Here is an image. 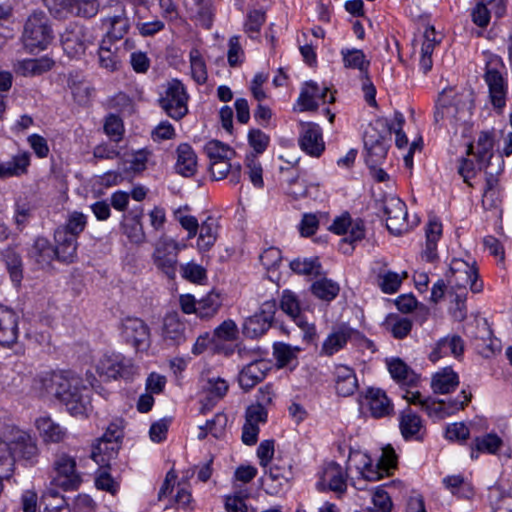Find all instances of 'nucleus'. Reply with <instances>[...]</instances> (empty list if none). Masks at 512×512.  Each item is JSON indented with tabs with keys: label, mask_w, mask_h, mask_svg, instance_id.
Returning <instances> with one entry per match:
<instances>
[{
	"label": "nucleus",
	"mask_w": 512,
	"mask_h": 512,
	"mask_svg": "<svg viewBox=\"0 0 512 512\" xmlns=\"http://www.w3.org/2000/svg\"><path fill=\"white\" fill-rule=\"evenodd\" d=\"M503 67L499 56L491 55L486 63L484 80L488 86L489 97L495 108L501 109L506 104L507 83L499 71Z\"/></svg>",
	"instance_id": "obj_8"
},
{
	"label": "nucleus",
	"mask_w": 512,
	"mask_h": 512,
	"mask_svg": "<svg viewBox=\"0 0 512 512\" xmlns=\"http://www.w3.org/2000/svg\"><path fill=\"white\" fill-rule=\"evenodd\" d=\"M120 449L117 442L99 438L97 443L93 445L91 458L101 467L108 466L110 461L114 459Z\"/></svg>",
	"instance_id": "obj_35"
},
{
	"label": "nucleus",
	"mask_w": 512,
	"mask_h": 512,
	"mask_svg": "<svg viewBox=\"0 0 512 512\" xmlns=\"http://www.w3.org/2000/svg\"><path fill=\"white\" fill-rule=\"evenodd\" d=\"M92 41L93 36L88 29L76 26L64 36L63 47L69 55L78 56L85 52L87 45Z\"/></svg>",
	"instance_id": "obj_23"
},
{
	"label": "nucleus",
	"mask_w": 512,
	"mask_h": 512,
	"mask_svg": "<svg viewBox=\"0 0 512 512\" xmlns=\"http://www.w3.org/2000/svg\"><path fill=\"white\" fill-rule=\"evenodd\" d=\"M374 512H390L392 501L389 494L381 487H377L372 493Z\"/></svg>",
	"instance_id": "obj_63"
},
{
	"label": "nucleus",
	"mask_w": 512,
	"mask_h": 512,
	"mask_svg": "<svg viewBox=\"0 0 512 512\" xmlns=\"http://www.w3.org/2000/svg\"><path fill=\"white\" fill-rule=\"evenodd\" d=\"M276 312L275 301H265L254 315L245 319L243 334L249 338H258L271 327Z\"/></svg>",
	"instance_id": "obj_13"
},
{
	"label": "nucleus",
	"mask_w": 512,
	"mask_h": 512,
	"mask_svg": "<svg viewBox=\"0 0 512 512\" xmlns=\"http://www.w3.org/2000/svg\"><path fill=\"white\" fill-rule=\"evenodd\" d=\"M11 280L19 284L23 278V265L20 254L14 248L8 247L2 253Z\"/></svg>",
	"instance_id": "obj_44"
},
{
	"label": "nucleus",
	"mask_w": 512,
	"mask_h": 512,
	"mask_svg": "<svg viewBox=\"0 0 512 512\" xmlns=\"http://www.w3.org/2000/svg\"><path fill=\"white\" fill-rule=\"evenodd\" d=\"M18 338V317L16 313L0 305V345L11 346Z\"/></svg>",
	"instance_id": "obj_22"
},
{
	"label": "nucleus",
	"mask_w": 512,
	"mask_h": 512,
	"mask_svg": "<svg viewBox=\"0 0 512 512\" xmlns=\"http://www.w3.org/2000/svg\"><path fill=\"white\" fill-rule=\"evenodd\" d=\"M472 393L463 389L460 394L454 398L449 400H444V405L446 407V414L449 416L454 415L458 411L464 409V407L471 401Z\"/></svg>",
	"instance_id": "obj_61"
},
{
	"label": "nucleus",
	"mask_w": 512,
	"mask_h": 512,
	"mask_svg": "<svg viewBox=\"0 0 512 512\" xmlns=\"http://www.w3.org/2000/svg\"><path fill=\"white\" fill-rule=\"evenodd\" d=\"M347 478V470L340 464L331 461L323 466L317 487L319 490L328 489L342 494L347 489Z\"/></svg>",
	"instance_id": "obj_15"
},
{
	"label": "nucleus",
	"mask_w": 512,
	"mask_h": 512,
	"mask_svg": "<svg viewBox=\"0 0 512 512\" xmlns=\"http://www.w3.org/2000/svg\"><path fill=\"white\" fill-rule=\"evenodd\" d=\"M71 6L77 16L84 18H92L99 11L98 0H72Z\"/></svg>",
	"instance_id": "obj_57"
},
{
	"label": "nucleus",
	"mask_w": 512,
	"mask_h": 512,
	"mask_svg": "<svg viewBox=\"0 0 512 512\" xmlns=\"http://www.w3.org/2000/svg\"><path fill=\"white\" fill-rule=\"evenodd\" d=\"M385 326L394 338L403 339L410 333L412 329V321L407 317L390 315L385 321Z\"/></svg>",
	"instance_id": "obj_46"
},
{
	"label": "nucleus",
	"mask_w": 512,
	"mask_h": 512,
	"mask_svg": "<svg viewBox=\"0 0 512 512\" xmlns=\"http://www.w3.org/2000/svg\"><path fill=\"white\" fill-rule=\"evenodd\" d=\"M365 236L364 224L362 221H356L354 223L351 222V225L348 229V235L341 240L340 249L343 253H349V249L345 246L347 244H353L357 241H360Z\"/></svg>",
	"instance_id": "obj_58"
},
{
	"label": "nucleus",
	"mask_w": 512,
	"mask_h": 512,
	"mask_svg": "<svg viewBox=\"0 0 512 512\" xmlns=\"http://www.w3.org/2000/svg\"><path fill=\"white\" fill-rule=\"evenodd\" d=\"M423 411L433 420H441L449 417V415L446 414L444 400H435L430 397L426 398V401L423 403Z\"/></svg>",
	"instance_id": "obj_60"
},
{
	"label": "nucleus",
	"mask_w": 512,
	"mask_h": 512,
	"mask_svg": "<svg viewBox=\"0 0 512 512\" xmlns=\"http://www.w3.org/2000/svg\"><path fill=\"white\" fill-rule=\"evenodd\" d=\"M97 372L108 379H129L137 373V367L121 354L104 355L97 364Z\"/></svg>",
	"instance_id": "obj_11"
},
{
	"label": "nucleus",
	"mask_w": 512,
	"mask_h": 512,
	"mask_svg": "<svg viewBox=\"0 0 512 512\" xmlns=\"http://www.w3.org/2000/svg\"><path fill=\"white\" fill-rule=\"evenodd\" d=\"M68 384L64 379V371H49L39 374L33 382V388L40 396H54L57 398L58 389Z\"/></svg>",
	"instance_id": "obj_19"
},
{
	"label": "nucleus",
	"mask_w": 512,
	"mask_h": 512,
	"mask_svg": "<svg viewBox=\"0 0 512 512\" xmlns=\"http://www.w3.org/2000/svg\"><path fill=\"white\" fill-rule=\"evenodd\" d=\"M176 171L185 176L190 177L196 172L197 157L192 147L186 143L180 144L177 148Z\"/></svg>",
	"instance_id": "obj_36"
},
{
	"label": "nucleus",
	"mask_w": 512,
	"mask_h": 512,
	"mask_svg": "<svg viewBox=\"0 0 512 512\" xmlns=\"http://www.w3.org/2000/svg\"><path fill=\"white\" fill-rule=\"evenodd\" d=\"M199 237L197 247L200 252H206L215 244L218 237L217 221L208 217L201 225H199Z\"/></svg>",
	"instance_id": "obj_40"
},
{
	"label": "nucleus",
	"mask_w": 512,
	"mask_h": 512,
	"mask_svg": "<svg viewBox=\"0 0 512 512\" xmlns=\"http://www.w3.org/2000/svg\"><path fill=\"white\" fill-rule=\"evenodd\" d=\"M223 299L215 290L200 298L197 302V316L200 319L208 320L213 318L222 306Z\"/></svg>",
	"instance_id": "obj_39"
},
{
	"label": "nucleus",
	"mask_w": 512,
	"mask_h": 512,
	"mask_svg": "<svg viewBox=\"0 0 512 512\" xmlns=\"http://www.w3.org/2000/svg\"><path fill=\"white\" fill-rule=\"evenodd\" d=\"M341 55L346 68L357 69L361 72L362 76L368 74L370 61L366 59L362 50L343 49Z\"/></svg>",
	"instance_id": "obj_43"
},
{
	"label": "nucleus",
	"mask_w": 512,
	"mask_h": 512,
	"mask_svg": "<svg viewBox=\"0 0 512 512\" xmlns=\"http://www.w3.org/2000/svg\"><path fill=\"white\" fill-rule=\"evenodd\" d=\"M464 351V342L458 335L447 336L439 340L437 348L431 353L430 359L435 361L442 356L452 355L459 357Z\"/></svg>",
	"instance_id": "obj_38"
},
{
	"label": "nucleus",
	"mask_w": 512,
	"mask_h": 512,
	"mask_svg": "<svg viewBox=\"0 0 512 512\" xmlns=\"http://www.w3.org/2000/svg\"><path fill=\"white\" fill-rule=\"evenodd\" d=\"M186 324L177 313H169L164 317L162 337L173 345H179L185 341Z\"/></svg>",
	"instance_id": "obj_26"
},
{
	"label": "nucleus",
	"mask_w": 512,
	"mask_h": 512,
	"mask_svg": "<svg viewBox=\"0 0 512 512\" xmlns=\"http://www.w3.org/2000/svg\"><path fill=\"white\" fill-rule=\"evenodd\" d=\"M493 147L494 139L492 134L487 131H482L476 141V151L474 152L473 144H469L467 146V155L475 154L478 166L482 169V167L490 165V163H495V158L498 155H494Z\"/></svg>",
	"instance_id": "obj_21"
},
{
	"label": "nucleus",
	"mask_w": 512,
	"mask_h": 512,
	"mask_svg": "<svg viewBox=\"0 0 512 512\" xmlns=\"http://www.w3.org/2000/svg\"><path fill=\"white\" fill-rule=\"evenodd\" d=\"M270 138L260 129H251L248 133L249 145L256 154H262L268 147Z\"/></svg>",
	"instance_id": "obj_64"
},
{
	"label": "nucleus",
	"mask_w": 512,
	"mask_h": 512,
	"mask_svg": "<svg viewBox=\"0 0 512 512\" xmlns=\"http://www.w3.org/2000/svg\"><path fill=\"white\" fill-rule=\"evenodd\" d=\"M327 87H320L316 82H306L302 87L297 103L301 111H314L319 103H333L335 97L332 93L328 95Z\"/></svg>",
	"instance_id": "obj_16"
},
{
	"label": "nucleus",
	"mask_w": 512,
	"mask_h": 512,
	"mask_svg": "<svg viewBox=\"0 0 512 512\" xmlns=\"http://www.w3.org/2000/svg\"><path fill=\"white\" fill-rule=\"evenodd\" d=\"M265 22V14L260 10L251 11L245 23V32L250 38H254L259 33L262 25Z\"/></svg>",
	"instance_id": "obj_62"
},
{
	"label": "nucleus",
	"mask_w": 512,
	"mask_h": 512,
	"mask_svg": "<svg viewBox=\"0 0 512 512\" xmlns=\"http://www.w3.org/2000/svg\"><path fill=\"white\" fill-rule=\"evenodd\" d=\"M180 273L184 279L193 283H201L206 278V270L194 262L181 265Z\"/></svg>",
	"instance_id": "obj_59"
},
{
	"label": "nucleus",
	"mask_w": 512,
	"mask_h": 512,
	"mask_svg": "<svg viewBox=\"0 0 512 512\" xmlns=\"http://www.w3.org/2000/svg\"><path fill=\"white\" fill-rule=\"evenodd\" d=\"M335 389L338 395L347 397L357 390L358 381L352 368L345 365L335 367Z\"/></svg>",
	"instance_id": "obj_28"
},
{
	"label": "nucleus",
	"mask_w": 512,
	"mask_h": 512,
	"mask_svg": "<svg viewBox=\"0 0 512 512\" xmlns=\"http://www.w3.org/2000/svg\"><path fill=\"white\" fill-rule=\"evenodd\" d=\"M189 95L181 81L172 79L163 86L159 105L172 119L180 120L188 113Z\"/></svg>",
	"instance_id": "obj_5"
},
{
	"label": "nucleus",
	"mask_w": 512,
	"mask_h": 512,
	"mask_svg": "<svg viewBox=\"0 0 512 512\" xmlns=\"http://www.w3.org/2000/svg\"><path fill=\"white\" fill-rule=\"evenodd\" d=\"M478 277L475 261L469 263L459 258L451 261L447 281L452 289L466 290L469 287L473 293H479L483 289V283L478 281Z\"/></svg>",
	"instance_id": "obj_6"
},
{
	"label": "nucleus",
	"mask_w": 512,
	"mask_h": 512,
	"mask_svg": "<svg viewBox=\"0 0 512 512\" xmlns=\"http://www.w3.org/2000/svg\"><path fill=\"white\" fill-rule=\"evenodd\" d=\"M474 106L473 92L470 89H463L455 93L452 89H445L441 92L434 113L436 123L455 131L457 127L465 123L472 114Z\"/></svg>",
	"instance_id": "obj_2"
},
{
	"label": "nucleus",
	"mask_w": 512,
	"mask_h": 512,
	"mask_svg": "<svg viewBox=\"0 0 512 512\" xmlns=\"http://www.w3.org/2000/svg\"><path fill=\"white\" fill-rule=\"evenodd\" d=\"M459 385V377L450 367H445L435 373L431 380V388L436 394H447Z\"/></svg>",
	"instance_id": "obj_31"
},
{
	"label": "nucleus",
	"mask_w": 512,
	"mask_h": 512,
	"mask_svg": "<svg viewBox=\"0 0 512 512\" xmlns=\"http://www.w3.org/2000/svg\"><path fill=\"white\" fill-rule=\"evenodd\" d=\"M382 209L386 217V227L392 234L399 235L407 230V207L400 198L396 196L386 197Z\"/></svg>",
	"instance_id": "obj_14"
},
{
	"label": "nucleus",
	"mask_w": 512,
	"mask_h": 512,
	"mask_svg": "<svg viewBox=\"0 0 512 512\" xmlns=\"http://www.w3.org/2000/svg\"><path fill=\"white\" fill-rule=\"evenodd\" d=\"M194 5V17L201 26L209 29L212 26L214 17V6L212 0H192Z\"/></svg>",
	"instance_id": "obj_49"
},
{
	"label": "nucleus",
	"mask_w": 512,
	"mask_h": 512,
	"mask_svg": "<svg viewBox=\"0 0 512 512\" xmlns=\"http://www.w3.org/2000/svg\"><path fill=\"white\" fill-rule=\"evenodd\" d=\"M493 512H512V496L503 494L498 488L490 489Z\"/></svg>",
	"instance_id": "obj_54"
},
{
	"label": "nucleus",
	"mask_w": 512,
	"mask_h": 512,
	"mask_svg": "<svg viewBox=\"0 0 512 512\" xmlns=\"http://www.w3.org/2000/svg\"><path fill=\"white\" fill-rule=\"evenodd\" d=\"M64 379L68 385L58 389L56 399L64 404L72 415L84 414L89 404L88 388L78 375L70 371H64Z\"/></svg>",
	"instance_id": "obj_4"
},
{
	"label": "nucleus",
	"mask_w": 512,
	"mask_h": 512,
	"mask_svg": "<svg viewBox=\"0 0 512 512\" xmlns=\"http://www.w3.org/2000/svg\"><path fill=\"white\" fill-rule=\"evenodd\" d=\"M299 145L308 155L319 157L325 149L320 126L312 122L301 123Z\"/></svg>",
	"instance_id": "obj_17"
},
{
	"label": "nucleus",
	"mask_w": 512,
	"mask_h": 512,
	"mask_svg": "<svg viewBox=\"0 0 512 512\" xmlns=\"http://www.w3.org/2000/svg\"><path fill=\"white\" fill-rule=\"evenodd\" d=\"M365 397L370 413L374 418L386 417L392 413L393 405L383 390L369 388Z\"/></svg>",
	"instance_id": "obj_27"
},
{
	"label": "nucleus",
	"mask_w": 512,
	"mask_h": 512,
	"mask_svg": "<svg viewBox=\"0 0 512 512\" xmlns=\"http://www.w3.org/2000/svg\"><path fill=\"white\" fill-rule=\"evenodd\" d=\"M55 258L63 263H73L77 259V238L66 234L64 231L55 230L54 232Z\"/></svg>",
	"instance_id": "obj_20"
},
{
	"label": "nucleus",
	"mask_w": 512,
	"mask_h": 512,
	"mask_svg": "<svg viewBox=\"0 0 512 512\" xmlns=\"http://www.w3.org/2000/svg\"><path fill=\"white\" fill-rule=\"evenodd\" d=\"M30 165V154L20 152L14 155L11 160L0 162V178L18 177L27 172Z\"/></svg>",
	"instance_id": "obj_32"
},
{
	"label": "nucleus",
	"mask_w": 512,
	"mask_h": 512,
	"mask_svg": "<svg viewBox=\"0 0 512 512\" xmlns=\"http://www.w3.org/2000/svg\"><path fill=\"white\" fill-rule=\"evenodd\" d=\"M504 161L502 155H498L495 158V163H490L482 167L485 170L486 185L483 194V201H490L491 205L495 203L499 196V181L498 175L503 171Z\"/></svg>",
	"instance_id": "obj_24"
},
{
	"label": "nucleus",
	"mask_w": 512,
	"mask_h": 512,
	"mask_svg": "<svg viewBox=\"0 0 512 512\" xmlns=\"http://www.w3.org/2000/svg\"><path fill=\"white\" fill-rule=\"evenodd\" d=\"M205 152L210 161L219 159H229L233 151L229 146L223 144L218 140H211L205 145Z\"/></svg>",
	"instance_id": "obj_55"
},
{
	"label": "nucleus",
	"mask_w": 512,
	"mask_h": 512,
	"mask_svg": "<svg viewBox=\"0 0 512 512\" xmlns=\"http://www.w3.org/2000/svg\"><path fill=\"white\" fill-rule=\"evenodd\" d=\"M254 352L246 348H238V356L241 359H250V362L245 365L238 375V382L240 387L249 391L260 383L270 370V364L264 359H257L253 357Z\"/></svg>",
	"instance_id": "obj_10"
},
{
	"label": "nucleus",
	"mask_w": 512,
	"mask_h": 512,
	"mask_svg": "<svg viewBox=\"0 0 512 512\" xmlns=\"http://www.w3.org/2000/svg\"><path fill=\"white\" fill-rule=\"evenodd\" d=\"M340 287L333 280L322 278L311 285L312 294L323 300L332 301L339 293Z\"/></svg>",
	"instance_id": "obj_45"
},
{
	"label": "nucleus",
	"mask_w": 512,
	"mask_h": 512,
	"mask_svg": "<svg viewBox=\"0 0 512 512\" xmlns=\"http://www.w3.org/2000/svg\"><path fill=\"white\" fill-rule=\"evenodd\" d=\"M423 43L421 46L420 66L426 73L432 68V53L441 38L437 37V33L433 26H426L423 33Z\"/></svg>",
	"instance_id": "obj_37"
},
{
	"label": "nucleus",
	"mask_w": 512,
	"mask_h": 512,
	"mask_svg": "<svg viewBox=\"0 0 512 512\" xmlns=\"http://www.w3.org/2000/svg\"><path fill=\"white\" fill-rule=\"evenodd\" d=\"M280 308L285 314L291 317L299 327L303 329L306 337L312 338L315 335L314 325H310L307 321L303 320L301 315L300 302L294 292L290 290H284L282 292Z\"/></svg>",
	"instance_id": "obj_18"
},
{
	"label": "nucleus",
	"mask_w": 512,
	"mask_h": 512,
	"mask_svg": "<svg viewBox=\"0 0 512 512\" xmlns=\"http://www.w3.org/2000/svg\"><path fill=\"white\" fill-rule=\"evenodd\" d=\"M29 257L41 266L48 265L55 258L54 248L48 239L38 237L29 250Z\"/></svg>",
	"instance_id": "obj_41"
},
{
	"label": "nucleus",
	"mask_w": 512,
	"mask_h": 512,
	"mask_svg": "<svg viewBox=\"0 0 512 512\" xmlns=\"http://www.w3.org/2000/svg\"><path fill=\"white\" fill-rule=\"evenodd\" d=\"M37 439L27 431L12 428L0 438V473L12 476L16 461L35 465L39 457Z\"/></svg>",
	"instance_id": "obj_1"
},
{
	"label": "nucleus",
	"mask_w": 512,
	"mask_h": 512,
	"mask_svg": "<svg viewBox=\"0 0 512 512\" xmlns=\"http://www.w3.org/2000/svg\"><path fill=\"white\" fill-rule=\"evenodd\" d=\"M399 427L402 436L406 439H422L424 429L421 418L411 409L403 411L399 419Z\"/></svg>",
	"instance_id": "obj_30"
},
{
	"label": "nucleus",
	"mask_w": 512,
	"mask_h": 512,
	"mask_svg": "<svg viewBox=\"0 0 512 512\" xmlns=\"http://www.w3.org/2000/svg\"><path fill=\"white\" fill-rule=\"evenodd\" d=\"M442 482L452 494L458 497L470 498L473 495L471 486L465 482L461 475L447 476Z\"/></svg>",
	"instance_id": "obj_50"
},
{
	"label": "nucleus",
	"mask_w": 512,
	"mask_h": 512,
	"mask_svg": "<svg viewBox=\"0 0 512 512\" xmlns=\"http://www.w3.org/2000/svg\"><path fill=\"white\" fill-rule=\"evenodd\" d=\"M290 478L291 470L289 468L277 465L270 466L268 472H266V481L271 482V484L267 483V492L277 494L289 482Z\"/></svg>",
	"instance_id": "obj_42"
},
{
	"label": "nucleus",
	"mask_w": 512,
	"mask_h": 512,
	"mask_svg": "<svg viewBox=\"0 0 512 512\" xmlns=\"http://www.w3.org/2000/svg\"><path fill=\"white\" fill-rule=\"evenodd\" d=\"M21 40L30 53L47 49L53 40V30L45 12L34 11L28 16Z\"/></svg>",
	"instance_id": "obj_3"
},
{
	"label": "nucleus",
	"mask_w": 512,
	"mask_h": 512,
	"mask_svg": "<svg viewBox=\"0 0 512 512\" xmlns=\"http://www.w3.org/2000/svg\"><path fill=\"white\" fill-rule=\"evenodd\" d=\"M408 276L407 272L398 274L393 271H384L378 274V283L381 290L386 294H393L398 291L402 281Z\"/></svg>",
	"instance_id": "obj_48"
},
{
	"label": "nucleus",
	"mask_w": 512,
	"mask_h": 512,
	"mask_svg": "<svg viewBox=\"0 0 512 512\" xmlns=\"http://www.w3.org/2000/svg\"><path fill=\"white\" fill-rule=\"evenodd\" d=\"M87 226V216L82 212L73 211L68 214L64 225L59 226L57 230L64 231L66 234L78 238Z\"/></svg>",
	"instance_id": "obj_47"
},
{
	"label": "nucleus",
	"mask_w": 512,
	"mask_h": 512,
	"mask_svg": "<svg viewBox=\"0 0 512 512\" xmlns=\"http://www.w3.org/2000/svg\"><path fill=\"white\" fill-rule=\"evenodd\" d=\"M185 248V244H180L170 238L160 239L152 254V260L156 268L162 272L168 279H174L178 268V253Z\"/></svg>",
	"instance_id": "obj_7"
},
{
	"label": "nucleus",
	"mask_w": 512,
	"mask_h": 512,
	"mask_svg": "<svg viewBox=\"0 0 512 512\" xmlns=\"http://www.w3.org/2000/svg\"><path fill=\"white\" fill-rule=\"evenodd\" d=\"M102 23L107 27L108 36L114 39L123 38L129 29V20L123 6H119L117 13L103 18Z\"/></svg>",
	"instance_id": "obj_33"
},
{
	"label": "nucleus",
	"mask_w": 512,
	"mask_h": 512,
	"mask_svg": "<svg viewBox=\"0 0 512 512\" xmlns=\"http://www.w3.org/2000/svg\"><path fill=\"white\" fill-rule=\"evenodd\" d=\"M353 330L349 327H340L332 331L322 344L321 354L332 356L341 350L350 339Z\"/></svg>",
	"instance_id": "obj_34"
},
{
	"label": "nucleus",
	"mask_w": 512,
	"mask_h": 512,
	"mask_svg": "<svg viewBox=\"0 0 512 512\" xmlns=\"http://www.w3.org/2000/svg\"><path fill=\"white\" fill-rule=\"evenodd\" d=\"M35 426L45 443H59L67 436L66 429L48 415L37 418Z\"/></svg>",
	"instance_id": "obj_25"
},
{
	"label": "nucleus",
	"mask_w": 512,
	"mask_h": 512,
	"mask_svg": "<svg viewBox=\"0 0 512 512\" xmlns=\"http://www.w3.org/2000/svg\"><path fill=\"white\" fill-rule=\"evenodd\" d=\"M119 331L122 340L137 351H146L150 347V328L141 318L132 316L123 318Z\"/></svg>",
	"instance_id": "obj_9"
},
{
	"label": "nucleus",
	"mask_w": 512,
	"mask_h": 512,
	"mask_svg": "<svg viewBox=\"0 0 512 512\" xmlns=\"http://www.w3.org/2000/svg\"><path fill=\"white\" fill-rule=\"evenodd\" d=\"M502 445V439L493 433H489L475 439V448L477 452L495 454Z\"/></svg>",
	"instance_id": "obj_53"
},
{
	"label": "nucleus",
	"mask_w": 512,
	"mask_h": 512,
	"mask_svg": "<svg viewBox=\"0 0 512 512\" xmlns=\"http://www.w3.org/2000/svg\"><path fill=\"white\" fill-rule=\"evenodd\" d=\"M238 327L235 321L227 319L214 330V336L221 341H234L238 337Z\"/></svg>",
	"instance_id": "obj_56"
},
{
	"label": "nucleus",
	"mask_w": 512,
	"mask_h": 512,
	"mask_svg": "<svg viewBox=\"0 0 512 512\" xmlns=\"http://www.w3.org/2000/svg\"><path fill=\"white\" fill-rule=\"evenodd\" d=\"M54 60L43 56L34 59H24L15 65L16 72L24 77L40 76L50 71L54 66Z\"/></svg>",
	"instance_id": "obj_29"
},
{
	"label": "nucleus",
	"mask_w": 512,
	"mask_h": 512,
	"mask_svg": "<svg viewBox=\"0 0 512 512\" xmlns=\"http://www.w3.org/2000/svg\"><path fill=\"white\" fill-rule=\"evenodd\" d=\"M290 268L297 274L318 276L321 264L318 258H297L290 262Z\"/></svg>",
	"instance_id": "obj_52"
},
{
	"label": "nucleus",
	"mask_w": 512,
	"mask_h": 512,
	"mask_svg": "<svg viewBox=\"0 0 512 512\" xmlns=\"http://www.w3.org/2000/svg\"><path fill=\"white\" fill-rule=\"evenodd\" d=\"M56 472L55 481L65 490H74L82 482L80 473L76 469V460L71 455L61 452L56 454L53 463Z\"/></svg>",
	"instance_id": "obj_12"
},
{
	"label": "nucleus",
	"mask_w": 512,
	"mask_h": 512,
	"mask_svg": "<svg viewBox=\"0 0 512 512\" xmlns=\"http://www.w3.org/2000/svg\"><path fill=\"white\" fill-rule=\"evenodd\" d=\"M305 179L299 175L292 176L286 181L285 193L293 200H300L309 195V188Z\"/></svg>",
	"instance_id": "obj_51"
}]
</instances>
